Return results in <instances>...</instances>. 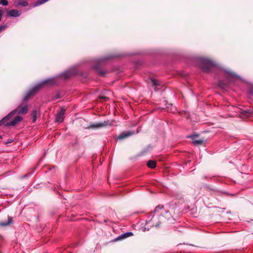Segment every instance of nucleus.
<instances>
[{
    "instance_id": "1",
    "label": "nucleus",
    "mask_w": 253,
    "mask_h": 253,
    "mask_svg": "<svg viewBox=\"0 0 253 253\" xmlns=\"http://www.w3.org/2000/svg\"><path fill=\"white\" fill-rule=\"evenodd\" d=\"M56 84L55 79H49L43 81L36 85L32 89H30L23 98V101L27 100L31 96L34 95L41 88L46 84Z\"/></svg>"
},
{
    "instance_id": "2",
    "label": "nucleus",
    "mask_w": 253,
    "mask_h": 253,
    "mask_svg": "<svg viewBox=\"0 0 253 253\" xmlns=\"http://www.w3.org/2000/svg\"><path fill=\"white\" fill-rule=\"evenodd\" d=\"M110 57H105L99 58L95 60V65L92 66V68L100 76H104L105 74V71L101 69L103 66L104 61L110 59Z\"/></svg>"
},
{
    "instance_id": "3",
    "label": "nucleus",
    "mask_w": 253,
    "mask_h": 253,
    "mask_svg": "<svg viewBox=\"0 0 253 253\" xmlns=\"http://www.w3.org/2000/svg\"><path fill=\"white\" fill-rule=\"evenodd\" d=\"M200 63L201 68L204 72H209L210 70L215 65L214 62L206 58L201 59Z\"/></svg>"
},
{
    "instance_id": "4",
    "label": "nucleus",
    "mask_w": 253,
    "mask_h": 253,
    "mask_svg": "<svg viewBox=\"0 0 253 253\" xmlns=\"http://www.w3.org/2000/svg\"><path fill=\"white\" fill-rule=\"evenodd\" d=\"M22 120V118L20 116H17L14 119L10 121V122H7L8 121H6L4 124H1L0 126L3 125L6 126H15L16 124L19 123Z\"/></svg>"
},
{
    "instance_id": "5",
    "label": "nucleus",
    "mask_w": 253,
    "mask_h": 253,
    "mask_svg": "<svg viewBox=\"0 0 253 253\" xmlns=\"http://www.w3.org/2000/svg\"><path fill=\"white\" fill-rule=\"evenodd\" d=\"M134 133V131H124L121 133L118 137V139H123L126 138Z\"/></svg>"
},
{
    "instance_id": "6",
    "label": "nucleus",
    "mask_w": 253,
    "mask_h": 253,
    "mask_svg": "<svg viewBox=\"0 0 253 253\" xmlns=\"http://www.w3.org/2000/svg\"><path fill=\"white\" fill-rule=\"evenodd\" d=\"M65 110L62 108L60 112H58L56 116L55 122L61 123L64 120V114Z\"/></svg>"
},
{
    "instance_id": "7",
    "label": "nucleus",
    "mask_w": 253,
    "mask_h": 253,
    "mask_svg": "<svg viewBox=\"0 0 253 253\" xmlns=\"http://www.w3.org/2000/svg\"><path fill=\"white\" fill-rule=\"evenodd\" d=\"M150 83L155 87V89H156L157 87L162 85L160 81L154 78L150 79Z\"/></svg>"
},
{
    "instance_id": "8",
    "label": "nucleus",
    "mask_w": 253,
    "mask_h": 253,
    "mask_svg": "<svg viewBox=\"0 0 253 253\" xmlns=\"http://www.w3.org/2000/svg\"><path fill=\"white\" fill-rule=\"evenodd\" d=\"M108 125V122L104 121L103 122L96 123L90 125V127L92 128H101L106 126Z\"/></svg>"
},
{
    "instance_id": "9",
    "label": "nucleus",
    "mask_w": 253,
    "mask_h": 253,
    "mask_svg": "<svg viewBox=\"0 0 253 253\" xmlns=\"http://www.w3.org/2000/svg\"><path fill=\"white\" fill-rule=\"evenodd\" d=\"M7 14L10 17H18L20 15L21 13L18 10L13 9L7 11Z\"/></svg>"
},
{
    "instance_id": "10",
    "label": "nucleus",
    "mask_w": 253,
    "mask_h": 253,
    "mask_svg": "<svg viewBox=\"0 0 253 253\" xmlns=\"http://www.w3.org/2000/svg\"><path fill=\"white\" fill-rule=\"evenodd\" d=\"M74 73V72L73 71H66L61 75V78L64 79H67L70 78Z\"/></svg>"
},
{
    "instance_id": "11",
    "label": "nucleus",
    "mask_w": 253,
    "mask_h": 253,
    "mask_svg": "<svg viewBox=\"0 0 253 253\" xmlns=\"http://www.w3.org/2000/svg\"><path fill=\"white\" fill-rule=\"evenodd\" d=\"M218 85L222 89H225L229 86V84L227 81H219Z\"/></svg>"
},
{
    "instance_id": "12",
    "label": "nucleus",
    "mask_w": 253,
    "mask_h": 253,
    "mask_svg": "<svg viewBox=\"0 0 253 253\" xmlns=\"http://www.w3.org/2000/svg\"><path fill=\"white\" fill-rule=\"evenodd\" d=\"M12 222V219L11 217L8 218V220L6 221L0 222V227H5L9 225Z\"/></svg>"
},
{
    "instance_id": "13",
    "label": "nucleus",
    "mask_w": 253,
    "mask_h": 253,
    "mask_svg": "<svg viewBox=\"0 0 253 253\" xmlns=\"http://www.w3.org/2000/svg\"><path fill=\"white\" fill-rule=\"evenodd\" d=\"M132 235H133V233L131 232H126L125 234H123L121 235L120 236H119L118 237L117 239L121 240V239H125V238H127L128 237L131 236Z\"/></svg>"
},
{
    "instance_id": "14",
    "label": "nucleus",
    "mask_w": 253,
    "mask_h": 253,
    "mask_svg": "<svg viewBox=\"0 0 253 253\" xmlns=\"http://www.w3.org/2000/svg\"><path fill=\"white\" fill-rule=\"evenodd\" d=\"M16 3V6H22L25 7L28 5V2L27 1L23 0H17Z\"/></svg>"
},
{
    "instance_id": "15",
    "label": "nucleus",
    "mask_w": 253,
    "mask_h": 253,
    "mask_svg": "<svg viewBox=\"0 0 253 253\" xmlns=\"http://www.w3.org/2000/svg\"><path fill=\"white\" fill-rule=\"evenodd\" d=\"M147 165L149 168L154 169L156 166V163L154 161L150 160L147 162Z\"/></svg>"
},
{
    "instance_id": "16",
    "label": "nucleus",
    "mask_w": 253,
    "mask_h": 253,
    "mask_svg": "<svg viewBox=\"0 0 253 253\" xmlns=\"http://www.w3.org/2000/svg\"><path fill=\"white\" fill-rule=\"evenodd\" d=\"M204 141V139L193 140L192 143L195 145H201L203 144Z\"/></svg>"
},
{
    "instance_id": "17",
    "label": "nucleus",
    "mask_w": 253,
    "mask_h": 253,
    "mask_svg": "<svg viewBox=\"0 0 253 253\" xmlns=\"http://www.w3.org/2000/svg\"><path fill=\"white\" fill-rule=\"evenodd\" d=\"M32 117H33V122L35 123L37 120V113L36 110H34L32 111V114H31Z\"/></svg>"
},
{
    "instance_id": "18",
    "label": "nucleus",
    "mask_w": 253,
    "mask_h": 253,
    "mask_svg": "<svg viewBox=\"0 0 253 253\" xmlns=\"http://www.w3.org/2000/svg\"><path fill=\"white\" fill-rule=\"evenodd\" d=\"M6 10V8H3L0 7V21L1 20V17H2V15L5 12Z\"/></svg>"
},
{
    "instance_id": "19",
    "label": "nucleus",
    "mask_w": 253,
    "mask_h": 253,
    "mask_svg": "<svg viewBox=\"0 0 253 253\" xmlns=\"http://www.w3.org/2000/svg\"><path fill=\"white\" fill-rule=\"evenodd\" d=\"M0 4L6 6L8 4V2L7 0H0Z\"/></svg>"
},
{
    "instance_id": "20",
    "label": "nucleus",
    "mask_w": 253,
    "mask_h": 253,
    "mask_svg": "<svg viewBox=\"0 0 253 253\" xmlns=\"http://www.w3.org/2000/svg\"><path fill=\"white\" fill-rule=\"evenodd\" d=\"M163 208V207L162 206L159 205V206H157L154 210V212H156L159 210H161Z\"/></svg>"
},
{
    "instance_id": "21",
    "label": "nucleus",
    "mask_w": 253,
    "mask_h": 253,
    "mask_svg": "<svg viewBox=\"0 0 253 253\" xmlns=\"http://www.w3.org/2000/svg\"><path fill=\"white\" fill-rule=\"evenodd\" d=\"M198 136H199L198 134H194L191 135V136H188V137L191 138L193 140H195V138L196 137H197Z\"/></svg>"
},
{
    "instance_id": "22",
    "label": "nucleus",
    "mask_w": 253,
    "mask_h": 253,
    "mask_svg": "<svg viewBox=\"0 0 253 253\" xmlns=\"http://www.w3.org/2000/svg\"><path fill=\"white\" fill-rule=\"evenodd\" d=\"M6 26H0V33L4 30L5 28H6Z\"/></svg>"
},
{
    "instance_id": "23",
    "label": "nucleus",
    "mask_w": 253,
    "mask_h": 253,
    "mask_svg": "<svg viewBox=\"0 0 253 253\" xmlns=\"http://www.w3.org/2000/svg\"><path fill=\"white\" fill-rule=\"evenodd\" d=\"M247 113L250 115H253V109L252 110H249Z\"/></svg>"
},
{
    "instance_id": "24",
    "label": "nucleus",
    "mask_w": 253,
    "mask_h": 253,
    "mask_svg": "<svg viewBox=\"0 0 253 253\" xmlns=\"http://www.w3.org/2000/svg\"><path fill=\"white\" fill-rule=\"evenodd\" d=\"M13 141V140L12 139H9L7 142H6L5 143V144H8V143H11Z\"/></svg>"
},
{
    "instance_id": "25",
    "label": "nucleus",
    "mask_w": 253,
    "mask_h": 253,
    "mask_svg": "<svg viewBox=\"0 0 253 253\" xmlns=\"http://www.w3.org/2000/svg\"><path fill=\"white\" fill-rule=\"evenodd\" d=\"M60 97V96L59 94H57L55 97H54V98L55 99H58V98H59Z\"/></svg>"
},
{
    "instance_id": "26",
    "label": "nucleus",
    "mask_w": 253,
    "mask_h": 253,
    "mask_svg": "<svg viewBox=\"0 0 253 253\" xmlns=\"http://www.w3.org/2000/svg\"><path fill=\"white\" fill-rule=\"evenodd\" d=\"M108 219H105L104 220L103 222L104 223H107L108 222Z\"/></svg>"
},
{
    "instance_id": "27",
    "label": "nucleus",
    "mask_w": 253,
    "mask_h": 253,
    "mask_svg": "<svg viewBox=\"0 0 253 253\" xmlns=\"http://www.w3.org/2000/svg\"><path fill=\"white\" fill-rule=\"evenodd\" d=\"M227 73H228L229 75H231L232 76H234V74H232V73H230V72H227Z\"/></svg>"
},
{
    "instance_id": "28",
    "label": "nucleus",
    "mask_w": 253,
    "mask_h": 253,
    "mask_svg": "<svg viewBox=\"0 0 253 253\" xmlns=\"http://www.w3.org/2000/svg\"><path fill=\"white\" fill-rule=\"evenodd\" d=\"M159 224H156L155 226H159Z\"/></svg>"
}]
</instances>
